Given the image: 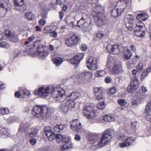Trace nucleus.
<instances>
[{
  "label": "nucleus",
  "instance_id": "2eb2a0df",
  "mask_svg": "<svg viewBox=\"0 0 151 151\" xmlns=\"http://www.w3.org/2000/svg\"><path fill=\"white\" fill-rule=\"evenodd\" d=\"M38 130L36 127H31L27 128L26 130L27 136L30 137H37Z\"/></svg>",
  "mask_w": 151,
  "mask_h": 151
},
{
  "label": "nucleus",
  "instance_id": "cd10ccee",
  "mask_svg": "<svg viewBox=\"0 0 151 151\" xmlns=\"http://www.w3.org/2000/svg\"><path fill=\"white\" fill-rule=\"evenodd\" d=\"M121 11H119V9H118L117 8H116L111 11V15L114 17H118L122 13Z\"/></svg>",
  "mask_w": 151,
  "mask_h": 151
},
{
  "label": "nucleus",
  "instance_id": "603ef678",
  "mask_svg": "<svg viewBox=\"0 0 151 151\" xmlns=\"http://www.w3.org/2000/svg\"><path fill=\"white\" fill-rule=\"evenodd\" d=\"M50 35L52 37H56L58 36V34L55 31H53L50 33Z\"/></svg>",
  "mask_w": 151,
  "mask_h": 151
},
{
  "label": "nucleus",
  "instance_id": "1a4fd4ad",
  "mask_svg": "<svg viewBox=\"0 0 151 151\" xmlns=\"http://www.w3.org/2000/svg\"><path fill=\"white\" fill-rule=\"evenodd\" d=\"M84 56L83 53H79L72 57L70 60V63L76 68L79 64L81 60Z\"/></svg>",
  "mask_w": 151,
  "mask_h": 151
},
{
  "label": "nucleus",
  "instance_id": "f8f14e48",
  "mask_svg": "<svg viewBox=\"0 0 151 151\" xmlns=\"http://www.w3.org/2000/svg\"><path fill=\"white\" fill-rule=\"evenodd\" d=\"M95 110L90 106H86L83 109V116L88 118L93 119L95 115Z\"/></svg>",
  "mask_w": 151,
  "mask_h": 151
},
{
  "label": "nucleus",
  "instance_id": "ddd939ff",
  "mask_svg": "<svg viewBox=\"0 0 151 151\" xmlns=\"http://www.w3.org/2000/svg\"><path fill=\"white\" fill-rule=\"evenodd\" d=\"M93 76V73L91 72L85 70L80 74L79 78L83 81H90Z\"/></svg>",
  "mask_w": 151,
  "mask_h": 151
},
{
  "label": "nucleus",
  "instance_id": "dca6fc26",
  "mask_svg": "<svg viewBox=\"0 0 151 151\" xmlns=\"http://www.w3.org/2000/svg\"><path fill=\"white\" fill-rule=\"evenodd\" d=\"M71 129L74 131H79L82 126L80 120L78 119H74L70 123Z\"/></svg>",
  "mask_w": 151,
  "mask_h": 151
},
{
  "label": "nucleus",
  "instance_id": "4c0bfd02",
  "mask_svg": "<svg viewBox=\"0 0 151 151\" xmlns=\"http://www.w3.org/2000/svg\"><path fill=\"white\" fill-rule=\"evenodd\" d=\"M14 5L17 6H22L24 3V0H14Z\"/></svg>",
  "mask_w": 151,
  "mask_h": 151
},
{
  "label": "nucleus",
  "instance_id": "4be33fe9",
  "mask_svg": "<svg viewBox=\"0 0 151 151\" xmlns=\"http://www.w3.org/2000/svg\"><path fill=\"white\" fill-rule=\"evenodd\" d=\"M52 60L54 64L56 66H60L63 61L62 58L58 57H54Z\"/></svg>",
  "mask_w": 151,
  "mask_h": 151
},
{
  "label": "nucleus",
  "instance_id": "ea45409f",
  "mask_svg": "<svg viewBox=\"0 0 151 151\" xmlns=\"http://www.w3.org/2000/svg\"><path fill=\"white\" fill-rule=\"evenodd\" d=\"M37 54L40 58H43L44 57L47 56L48 55V53L44 51L40 52L39 51Z\"/></svg>",
  "mask_w": 151,
  "mask_h": 151
},
{
  "label": "nucleus",
  "instance_id": "0e129e2a",
  "mask_svg": "<svg viewBox=\"0 0 151 151\" xmlns=\"http://www.w3.org/2000/svg\"><path fill=\"white\" fill-rule=\"evenodd\" d=\"M148 75V74L144 70L141 75V77L143 79L145 78Z\"/></svg>",
  "mask_w": 151,
  "mask_h": 151
},
{
  "label": "nucleus",
  "instance_id": "13d9d810",
  "mask_svg": "<svg viewBox=\"0 0 151 151\" xmlns=\"http://www.w3.org/2000/svg\"><path fill=\"white\" fill-rule=\"evenodd\" d=\"M145 117L147 120L150 122H151V114H147L145 116Z\"/></svg>",
  "mask_w": 151,
  "mask_h": 151
},
{
  "label": "nucleus",
  "instance_id": "7ed1b4c3",
  "mask_svg": "<svg viewBox=\"0 0 151 151\" xmlns=\"http://www.w3.org/2000/svg\"><path fill=\"white\" fill-rule=\"evenodd\" d=\"M148 17V15L146 12L139 14L137 16V19L138 20H140L137 23L134 28V33L137 36L142 37L145 35V25L143 23L141 22V21H145Z\"/></svg>",
  "mask_w": 151,
  "mask_h": 151
},
{
  "label": "nucleus",
  "instance_id": "052dcab7",
  "mask_svg": "<svg viewBox=\"0 0 151 151\" xmlns=\"http://www.w3.org/2000/svg\"><path fill=\"white\" fill-rule=\"evenodd\" d=\"M37 151H48V149L46 147H41L39 148Z\"/></svg>",
  "mask_w": 151,
  "mask_h": 151
},
{
  "label": "nucleus",
  "instance_id": "9d476101",
  "mask_svg": "<svg viewBox=\"0 0 151 151\" xmlns=\"http://www.w3.org/2000/svg\"><path fill=\"white\" fill-rule=\"evenodd\" d=\"M139 82L136 78H134L131 80L130 84L127 88V91L129 93H133L138 88Z\"/></svg>",
  "mask_w": 151,
  "mask_h": 151
},
{
  "label": "nucleus",
  "instance_id": "338daca9",
  "mask_svg": "<svg viewBox=\"0 0 151 151\" xmlns=\"http://www.w3.org/2000/svg\"><path fill=\"white\" fill-rule=\"evenodd\" d=\"M74 139L75 140L78 141L81 140V137L79 134H76L75 135Z\"/></svg>",
  "mask_w": 151,
  "mask_h": 151
},
{
  "label": "nucleus",
  "instance_id": "6e6d98bb",
  "mask_svg": "<svg viewBox=\"0 0 151 151\" xmlns=\"http://www.w3.org/2000/svg\"><path fill=\"white\" fill-rule=\"evenodd\" d=\"M119 146L123 148L129 146V145L128 144H127L125 141L123 142V143H120L119 144Z\"/></svg>",
  "mask_w": 151,
  "mask_h": 151
},
{
  "label": "nucleus",
  "instance_id": "c85d7f7f",
  "mask_svg": "<svg viewBox=\"0 0 151 151\" xmlns=\"http://www.w3.org/2000/svg\"><path fill=\"white\" fill-rule=\"evenodd\" d=\"M20 92H21L22 97L23 98L28 97L30 94V92L26 89H23L20 91Z\"/></svg>",
  "mask_w": 151,
  "mask_h": 151
},
{
  "label": "nucleus",
  "instance_id": "aec40b11",
  "mask_svg": "<svg viewBox=\"0 0 151 151\" xmlns=\"http://www.w3.org/2000/svg\"><path fill=\"white\" fill-rule=\"evenodd\" d=\"M94 93L96 99L99 100L103 99L102 92L100 88H96L94 89Z\"/></svg>",
  "mask_w": 151,
  "mask_h": 151
},
{
  "label": "nucleus",
  "instance_id": "f03ea898",
  "mask_svg": "<svg viewBox=\"0 0 151 151\" xmlns=\"http://www.w3.org/2000/svg\"><path fill=\"white\" fill-rule=\"evenodd\" d=\"M111 131L106 130L102 134L100 140L97 141L96 138H93L90 141V143L92 144H95L92 147L94 150H96L106 145L111 138Z\"/></svg>",
  "mask_w": 151,
  "mask_h": 151
},
{
  "label": "nucleus",
  "instance_id": "2f4dec72",
  "mask_svg": "<svg viewBox=\"0 0 151 151\" xmlns=\"http://www.w3.org/2000/svg\"><path fill=\"white\" fill-rule=\"evenodd\" d=\"M118 104L120 105V109L122 110L124 106L127 104L126 100L124 99H120L117 100Z\"/></svg>",
  "mask_w": 151,
  "mask_h": 151
},
{
  "label": "nucleus",
  "instance_id": "680f3d73",
  "mask_svg": "<svg viewBox=\"0 0 151 151\" xmlns=\"http://www.w3.org/2000/svg\"><path fill=\"white\" fill-rule=\"evenodd\" d=\"M30 142L32 145H34L36 143V140L34 138H32L30 140Z\"/></svg>",
  "mask_w": 151,
  "mask_h": 151
},
{
  "label": "nucleus",
  "instance_id": "bb28decb",
  "mask_svg": "<svg viewBox=\"0 0 151 151\" xmlns=\"http://www.w3.org/2000/svg\"><path fill=\"white\" fill-rule=\"evenodd\" d=\"M66 127L65 124H57L55 126L54 128L55 132H60L61 131L63 130Z\"/></svg>",
  "mask_w": 151,
  "mask_h": 151
},
{
  "label": "nucleus",
  "instance_id": "774afa93",
  "mask_svg": "<svg viewBox=\"0 0 151 151\" xmlns=\"http://www.w3.org/2000/svg\"><path fill=\"white\" fill-rule=\"evenodd\" d=\"M21 96H22V95L20 91L17 92L15 93V96L16 97L19 98Z\"/></svg>",
  "mask_w": 151,
  "mask_h": 151
},
{
  "label": "nucleus",
  "instance_id": "412c9836",
  "mask_svg": "<svg viewBox=\"0 0 151 151\" xmlns=\"http://www.w3.org/2000/svg\"><path fill=\"white\" fill-rule=\"evenodd\" d=\"M9 130L7 128H3L0 129V137L2 138H5L9 136Z\"/></svg>",
  "mask_w": 151,
  "mask_h": 151
},
{
  "label": "nucleus",
  "instance_id": "a18cd8bd",
  "mask_svg": "<svg viewBox=\"0 0 151 151\" xmlns=\"http://www.w3.org/2000/svg\"><path fill=\"white\" fill-rule=\"evenodd\" d=\"M63 136L61 135L60 134H56V139L57 142L59 143L62 141Z\"/></svg>",
  "mask_w": 151,
  "mask_h": 151
},
{
  "label": "nucleus",
  "instance_id": "473e14b6",
  "mask_svg": "<svg viewBox=\"0 0 151 151\" xmlns=\"http://www.w3.org/2000/svg\"><path fill=\"white\" fill-rule=\"evenodd\" d=\"M104 120L105 121L111 122L114 121L115 118L113 115H107L105 116L104 118Z\"/></svg>",
  "mask_w": 151,
  "mask_h": 151
},
{
  "label": "nucleus",
  "instance_id": "37998d69",
  "mask_svg": "<svg viewBox=\"0 0 151 151\" xmlns=\"http://www.w3.org/2000/svg\"><path fill=\"white\" fill-rule=\"evenodd\" d=\"M10 38L12 41L14 42H16L18 41V36L17 35H11Z\"/></svg>",
  "mask_w": 151,
  "mask_h": 151
},
{
  "label": "nucleus",
  "instance_id": "b1692460",
  "mask_svg": "<svg viewBox=\"0 0 151 151\" xmlns=\"http://www.w3.org/2000/svg\"><path fill=\"white\" fill-rule=\"evenodd\" d=\"M134 17L132 14H126L125 17V22L129 24H133L134 21Z\"/></svg>",
  "mask_w": 151,
  "mask_h": 151
},
{
  "label": "nucleus",
  "instance_id": "6e6552de",
  "mask_svg": "<svg viewBox=\"0 0 151 151\" xmlns=\"http://www.w3.org/2000/svg\"><path fill=\"white\" fill-rule=\"evenodd\" d=\"M65 98L63 101H60V102H63L61 104L59 107V108L60 110L62 112L64 113H66L68 112L70 109L72 110L74 108L75 106H71V103L69 102L68 101H64L66 98L65 95Z\"/></svg>",
  "mask_w": 151,
  "mask_h": 151
},
{
  "label": "nucleus",
  "instance_id": "393cba45",
  "mask_svg": "<svg viewBox=\"0 0 151 151\" xmlns=\"http://www.w3.org/2000/svg\"><path fill=\"white\" fill-rule=\"evenodd\" d=\"M137 98L138 100L141 101H143L146 99L148 95L144 93L137 92Z\"/></svg>",
  "mask_w": 151,
  "mask_h": 151
},
{
  "label": "nucleus",
  "instance_id": "0eeeda50",
  "mask_svg": "<svg viewBox=\"0 0 151 151\" xmlns=\"http://www.w3.org/2000/svg\"><path fill=\"white\" fill-rule=\"evenodd\" d=\"M80 40V38L76 35H73L65 39V44L68 47H72L77 44Z\"/></svg>",
  "mask_w": 151,
  "mask_h": 151
},
{
  "label": "nucleus",
  "instance_id": "423d86ee",
  "mask_svg": "<svg viewBox=\"0 0 151 151\" xmlns=\"http://www.w3.org/2000/svg\"><path fill=\"white\" fill-rule=\"evenodd\" d=\"M88 16L85 14H83L82 17L80 20L77 21V25L79 27L82 29H85L87 28L91 29V27L89 26V24L87 22Z\"/></svg>",
  "mask_w": 151,
  "mask_h": 151
},
{
  "label": "nucleus",
  "instance_id": "e433bc0d",
  "mask_svg": "<svg viewBox=\"0 0 151 151\" xmlns=\"http://www.w3.org/2000/svg\"><path fill=\"white\" fill-rule=\"evenodd\" d=\"M44 130L46 136L51 133L53 132L52 131L51 127L50 126L45 127L44 128Z\"/></svg>",
  "mask_w": 151,
  "mask_h": 151
},
{
  "label": "nucleus",
  "instance_id": "20e7f679",
  "mask_svg": "<svg viewBox=\"0 0 151 151\" xmlns=\"http://www.w3.org/2000/svg\"><path fill=\"white\" fill-rule=\"evenodd\" d=\"M106 67L109 71L113 75L119 74L123 72L122 65L119 63L115 62L113 58L110 56L108 57Z\"/></svg>",
  "mask_w": 151,
  "mask_h": 151
},
{
  "label": "nucleus",
  "instance_id": "69168bd1",
  "mask_svg": "<svg viewBox=\"0 0 151 151\" xmlns=\"http://www.w3.org/2000/svg\"><path fill=\"white\" fill-rule=\"evenodd\" d=\"M65 0H57L56 2L57 4L61 5L64 3Z\"/></svg>",
  "mask_w": 151,
  "mask_h": 151
},
{
  "label": "nucleus",
  "instance_id": "5701e85b",
  "mask_svg": "<svg viewBox=\"0 0 151 151\" xmlns=\"http://www.w3.org/2000/svg\"><path fill=\"white\" fill-rule=\"evenodd\" d=\"M74 20L75 18L73 17L67 16L65 19V21L70 26L73 27L75 26L74 23Z\"/></svg>",
  "mask_w": 151,
  "mask_h": 151
},
{
  "label": "nucleus",
  "instance_id": "9b49d317",
  "mask_svg": "<svg viewBox=\"0 0 151 151\" xmlns=\"http://www.w3.org/2000/svg\"><path fill=\"white\" fill-rule=\"evenodd\" d=\"M88 68L91 70H95L98 68V66L96 60H94L92 57H89L86 60Z\"/></svg>",
  "mask_w": 151,
  "mask_h": 151
},
{
  "label": "nucleus",
  "instance_id": "f257e3e1",
  "mask_svg": "<svg viewBox=\"0 0 151 151\" xmlns=\"http://www.w3.org/2000/svg\"><path fill=\"white\" fill-rule=\"evenodd\" d=\"M34 92L43 98L48 96L50 93L53 99L56 101H62L65 98V90L59 86H42L39 88L37 91L35 90Z\"/></svg>",
  "mask_w": 151,
  "mask_h": 151
},
{
  "label": "nucleus",
  "instance_id": "39448f33",
  "mask_svg": "<svg viewBox=\"0 0 151 151\" xmlns=\"http://www.w3.org/2000/svg\"><path fill=\"white\" fill-rule=\"evenodd\" d=\"M50 111V109L46 106L37 105L34 107L32 113L37 117L40 116L48 117L51 113Z\"/></svg>",
  "mask_w": 151,
  "mask_h": 151
},
{
  "label": "nucleus",
  "instance_id": "58836bf2",
  "mask_svg": "<svg viewBox=\"0 0 151 151\" xmlns=\"http://www.w3.org/2000/svg\"><path fill=\"white\" fill-rule=\"evenodd\" d=\"M48 139L51 141H53L54 140L56 137V134H55L54 133L52 132L51 133L46 136Z\"/></svg>",
  "mask_w": 151,
  "mask_h": 151
},
{
  "label": "nucleus",
  "instance_id": "a211bd4d",
  "mask_svg": "<svg viewBox=\"0 0 151 151\" xmlns=\"http://www.w3.org/2000/svg\"><path fill=\"white\" fill-rule=\"evenodd\" d=\"M106 48L109 52L114 54H118L120 50L119 46L116 45H109Z\"/></svg>",
  "mask_w": 151,
  "mask_h": 151
},
{
  "label": "nucleus",
  "instance_id": "72a5a7b5",
  "mask_svg": "<svg viewBox=\"0 0 151 151\" xmlns=\"http://www.w3.org/2000/svg\"><path fill=\"white\" fill-rule=\"evenodd\" d=\"M95 75L96 77H102L105 76L106 73L103 70H99L95 73Z\"/></svg>",
  "mask_w": 151,
  "mask_h": 151
},
{
  "label": "nucleus",
  "instance_id": "864d4df0",
  "mask_svg": "<svg viewBox=\"0 0 151 151\" xmlns=\"http://www.w3.org/2000/svg\"><path fill=\"white\" fill-rule=\"evenodd\" d=\"M39 23V24L42 26L45 25L46 24V21L43 18L40 20Z\"/></svg>",
  "mask_w": 151,
  "mask_h": 151
},
{
  "label": "nucleus",
  "instance_id": "4d7b16f0",
  "mask_svg": "<svg viewBox=\"0 0 151 151\" xmlns=\"http://www.w3.org/2000/svg\"><path fill=\"white\" fill-rule=\"evenodd\" d=\"M70 139L69 137H66L65 136H63V137L62 139V142H63L64 143H66L70 141Z\"/></svg>",
  "mask_w": 151,
  "mask_h": 151
},
{
  "label": "nucleus",
  "instance_id": "f704fd0d",
  "mask_svg": "<svg viewBox=\"0 0 151 151\" xmlns=\"http://www.w3.org/2000/svg\"><path fill=\"white\" fill-rule=\"evenodd\" d=\"M25 17L29 20H32L34 19L35 15L31 12H28L26 13Z\"/></svg>",
  "mask_w": 151,
  "mask_h": 151
},
{
  "label": "nucleus",
  "instance_id": "a19ab883",
  "mask_svg": "<svg viewBox=\"0 0 151 151\" xmlns=\"http://www.w3.org/2000/svg\"><path fill=\"white\" fill-rule=\"evenodd\" d=\"M105 107V104L104 102L99 103L97 105V108L99 109L102 110L104 109Z\"/></svg>",
  "mask_w": 151,
  "mask_h": 151
},
{
  "label": "nucleus",
  "instance_id": "c03bdc74",
  "mask_svg": "<svg viewBox=\"0 0 151 151\" xmlns=\"http://www.w3.org/2000/svg\"><path fill=\"white\" fill-rule=\"evenodd\" d=\"M125 140L127 144L129 145V146L130 145L134 140V139L132 137H127Z\"/></svg>",
  "mask_w": 151,
  "mask_h": 151
},
{
  "label": "nucleus",
  "instance_id": "f3484780",
  "mask_svg": "<svg viewBox=\"0 0 151 151\" xmlns=\"http://www.w3.org/2000/svg\"><path fill=\"white\" fill-rule=\"evenodd\" d=\"M9 5L8 3L4 1H0V8H3L4 9L2 10L0 9V17H3L5 16L6 12L7 10V9L9 7Z\"/></svg>",
  "mask_w": 151,
  "mask_h": 151
},
{
  "label": "nucleus",
  "instance_id": "a878e982",
  "mask_svg": "<svg viewBox=\"0 0 151 151\" xmlns=\"http://www.w3.org/2000/svg\"><path fill=\"white\" fill-rule=\"evenodd\" d=\"M107 35L106 31L103 30L98 31L96 33V36L98 38L101 39L105 37Z\"/></svg>",
  "mask_w": 151,
  "mask_h": 151
},
{
  "label": "nucleus",
  "instance_id": "e2e57ef3",
  "mask_svg": "<svg viewBox=\"0 0 151 151\" xmlns=\"http://www.w3.org/2000/svg\"><path fill=\"white\" fill-rule=\"evenodd\" d=\"M126 25L128 30H130V31H131L132 30V24H128L126 23Z\"/></svg>",
  "mask_w": 151,
  "mask_h": 151
},
{
  "label": "nucleus",
  "instance_id": "4468645a",
  "mask_svg": "<svg viewBox=\"0 0 151 151\" xmlns=\"http://www.w3.org/2000/svg\"><path fill=\"white\" fill-rule=\"evenodd\" d=\"M81 94L78 92L72 93L69 96V100L68 101L71 103L72 106H75L76 104L75 100L79 98Z\"/></svg>",
  "mask_w": 151,
  "mask_h": 151
},
{
  "label": "nucleus",
  "instance_id": "49530a36",
  "mask_svg": "<svg viewBox=\"0 0 151 151\" xmlns=\"http://www.w3.org/2000/svg\"><path fill=\"white\" fill-rule=\"evenodd\" d=\"M116 88L115 87H113L110 88L108 91V94L110 95L114 94L116 92Z\"/></svg>",
  "mask_w": 151,
  "mask_h": 151
},
{
  "label": "nucleus",
  "instance_id": "bf43d9fd",
  "mask_svg": "<svg viewBox=\"0 0 151 151\" xmlns=\"http://www.w3.org/2000/svg\"><path fill=\"white\" fill-rule=\"evenodd\" d=\"M111 80L112 79L111 78L110 76H108L106 77L105 81L106 83H109L111 82Z\"/></svg>",
  "mask_w": 151,
  "mask_h": 151
},
{
  "label": "nucleus",
  "instance_id": "7c9ffc66",
  "mask_svg": "<svg viewBox=\"0 0 151 151\" xmlns=\"http://www.w3.org/2000/svg\"><path fill=\"white\" fill-rule=\"evenodd\" d=\"M72 144L70 141L65 143L60 147L61 149L62 150H65L68 148L72 147Z\"/></svg>",
  "mask_w": 151,
  "mask_h": 151
},
{
  "label": "nucleus",
  "instance_id": "de8ad7c7",
  "mask_svg": "<svg viewBox=\"0 0 151 151\" xmlns=\"http://www.w3.org/2000/svg\"><path fill=\"white\" fill-rule=\"evenodd\" d=\"M0 47L7 48L9 47V45L7 43L5 42H3L0 43Z\"/></svg>",
  "mask_w": 151,
  "mask_h": 151
},
{
  "label": "nucleus",
  "instance_id": "09e8293b",
  "mask_svg": "<svg viewBox=\"0 0 151 151\" xmlns=\"http://www.w3.org/2000/svg\"><path fill=\"white\" fill-rule=\"evenodd\" d=\"M51 30L50 26H47L45 27L43 30V32L45 33H50Z\"/></svg>",
  "mask_w": 151,
  "mask_h": 151
},
{
  "label": "nucleus",
  "instance_id": "6ab92c4d",
  "mask_svg": "<svg viewBox=\"0 0 151 151\" xmlns=\"http://www.w3.org/2000/svg\"><path fill=\"white\" fill-rule=\"evenodd\" d=\"M127 2L124 0H121L118 1L116 5V8H117L119 11H122L121 12H123L124 9L126 8Z\"/></svg>",
  "mask_w": 151,
  "mask_h": 151
},
{
  "label": "nucleus",
  "instance_id": "c756f323",
  "mask_svg": "<svg viewBox=\"0 0 151 151\" xmlns=\"http://www.w3.org/2000/svg\"><path fill=\"white\" fill-rule=\"evenodd\" d=\"M131 57V52L129 50H124V57L126 60L129 59Z\"/></svg>",
  "mask_w": 151,
  "mask_h": 151
},
{
  "label": "nucleus",
  "instance_id": "c9c22d12",
  "mask_svg": "<svg viewBox=\"0 0 151 151\" xmlns=\"http://www.w3.org/2000/svg\"><path fill=\"white\" fill-rule=\"evenodd\" d=\"M28 126V124L26 123H21L20 124L19 128V131L20 132L21 131L24 130L26 129Z\"/></svg>",
  "mask_w": 151,
  "mask_h": 151
},
{
  "label": "nucleus",
  "instance_id": "8fccbe9b",
  "mask_svg": "<svg viewBox=\"0 0 151 151\" xmlns=\"http://www.w3.org/2000/svg\"><path fill=\"white\" fill-rule=\"evenodd\" d=\"M151 110V107H150L149 106H148L147 104L146 106L145 110L144 113H145L149 114Z\"/></svg>",
  "mask_w": 151,
  "mask_h": 151
},
{
  "label": "nucleus",
  "instance_id": "5fc2aeb1",
  "mask_svg": "<svg viewBox=\"0 0 151 151\" xmlns=\"http://www.w3.org/2000/svg\"><path fill=\"white\" fill-rule=\"evenodd\" d=\"M80 48L83 51H85L87 49V47L85 44H82L80 46Z\"/></svg>",
  "mask_w": 151,
  "mask_h": 151
},
{
  "label": "nucleus",
  "instance_id": "79ce46f5",
  "mask_svg": "<svg viewBox=\"0 0 151 151\" xmlns=\"http://www.w3.org/2000/svg\"><path fill=\"white\" fill-rule=\"evenodd\" d=\"M9 112L8 109L7 108H1L0 109V113L1 115L7 114Z\"/></svg>",
  "mask_w": 151,
  "mask_h": 151
},
{
  "label": "nucleus",
  "instance_id": "3c124183",
  "mask_svg": "<svg viewBox=\"0 0 151 151\" xmlns=\"http://www.w3.org/2000/svg\"><path fill=\"white\" fill-rule=\"evenodd\" d=\"M143 63L141 62H139L137 66V69L138 70H142L143 69Z\"/></svg>",
  "mask_w": 151,
  "mask_h": 151
}]
</instances>
